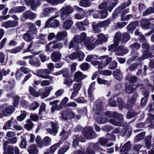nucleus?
<instances>
[{
	"mask_svg": "<svg viewBox=\"0 0 154 154\" xmlns=\"http://www.w3.org/2000/svg\"><path fill=\"white\" fill-rule=\"evenodd\" d=\"M67 35L66 31L59 32L57 34L56 38L59 41H61L66 37Z\"/></svg>",
	"mask_w": 154,
	"mask_h": 154,
	"instance_id": "nucleus-25",
	"label": "nucleus"
},
{
	"mask_svg": "<svg viewBox=\"0 0 154 154\" xmlns=\"http://www.w3.org/2000/svg\"><path fill=\"white\" fill-rule=\"evenodd\" d=\"M66 78L64 80V84L67 86H70L73 82L72 79L71 78Z\"/></svg>",
	"mask_w": 154,
	"mask_h": 154,
	"instance_id": "nucleus-40",
	"label": "nucleus"
},
{
	"mask_svg": "<svg viewBox=\"0 0 154 154\" xmlns=\"http://www.w3.org/2000/svg\"><path fill=\"white\" fill-rule=\"evenodd\" d=\"M137 115V114L134 112L128 111L126 114V117L127 118L131 119L132 117L135 116Z\"/></svg>",
	"mask_w": 154,
	"mask_h": 154,
	"instance_id": "nucleus-52",
	"label": "nucleus"
},
{
	"mask_svg": "<svg viewBox=\"0 0 154 154\" xmlns=\"http://www.w3.org/2000/svg\"><path fill=\"white\" fill-rule=\"evenodd\" d=\"M16 13H21L24 11L26 9V7L24 6H18L15 8Z\"/></svg>",
	"mask_w": 154,
	"mask_h": 154,
	"instance_id": "nucleus-53",
	"label": "nucleus"
},
{
	"mask_svg": "<svg viewBox=\"0 0 154 154\" xmlns=\"http://www.w3.org/2000/svg\"><path fill=\"white\" fill-rule=\"evenodd\" d=\"M153 13L154 8L152 7H149L143 12V16H146Z\"/></svg>",
	"mask_w": 154,
	"mask_h": 154,
	"instance_id": "nucleus-31",
	"label": "nucleus"
},
{
	"mask_svg": "<svg viewBox=\"0 0 154 154\" xmlns=\"http://www.w3.org/2000/svg\"><path fill=\"white\" fill-rule=\"evenodd\" d=\"M86 37V33L85 32H82L80 35H75L73 39L75 42L80 44L84 42Z\"/></svg>",
	"mask_w": 154,
	"mask_h": 154,
	"instance_id": "nucleus-7",
	"label": "nucleus"
},
{
	"mask_svg": "<svg viewBox=\"0 0 154 154\" xmlns=\"http://www.w3.org/2000/svg\"><path fill=\"white\" fill-rule=\"evenodd\" d=\"M80 67L83 71L87 70L89 68L88 64L87 63H84L80 65Z\"/></svg>",
	"mask_w": 154,
	"mask_h": 154,
	"instance_id": "nucleus-61",
	"label": "nucleus"
},
{
	"mask_svg": "<svg viewBox=\"0 0 154 154\" xmlns=\"http://www.w3.org/2000/svg\"><path fill=\"white\" fill-rule=\"evenodd\" d=\"M108 141L107 139L101 137L99 139L98 142L102 145H105Z\"/></svg>",
	"mask_w": 154,
	"mask_h": 154,
	"instance_id": "nucleus-56",
	"label": "nucleus"
},
{
	"mask_svg": "<svg viewBox=\"0 0 154 154\" xmlns=\"http://www.w3.org/2000/svg\"><path fill=\"white\" fill-rule=\"evenodd\" d=\"M28 151L29 154H38V150L37 149L35 144H31L29 147Z\"/></svg>",
	"mask_w": 154,
	"mask_h": 154,
	"instance_id": "nucleus-15",
	"label": "nucleus"
},
{
	"mask_svg": "<svg viewBox=\"0 0 154 154\" xmlns=\"http://www.w3.org/2000/svg\"><path fill=\"white\" fill-rule=\"evenodd\" d=\"M73 21L70 20H66L64 23L63 28L65 29H69L70 28L73 23Z\"/></svg>",
	"mask_w": 154,
	"mask_h": 154,
	"instance_id": "nucleus-28",
	"label": "nucleus"
},
{
	"mask_svg": "<svg viewBox=\"0 0 154 154\" xmlns=\"http://www.w3.org/2000/svg\"><path fill=\"white\" fill-rule=\"evenodd\" d=\"M13 118H12L10 120L8 121L6 124L3 126V129L6 130L7 129H10L11 126V124L12 122H14V124L17 123V121L16 120H14L13 121Z\"/></svg>",
	"mask_w": 154,
	"mask_h": 154,
	"instance_id": "nucleus-24",
	"label": "nucleus"
},
{
	"mask_svg": "<svg viewBox=\"0 0 154 154\" xmlns=\"http://www.w3.org/2000/svg\"><path fill=\"white\" fill-rule=\"evenodd\" d=\"M63 76L66 78H71L72 77L73 74L70 72L69 68H65L63 69Z\"/></svg>",
	"mask_w": 154,
	"mask_h": 154,
	"instance_id": "nucleus-20",
	"label": "nucleus"
},
{
	"mask_svg": "<svg viewBox=\"0 0 154 154\" xmlns=\"http://www.w3.org/2000/svg\"><path fill=\"white\" fill-rule=\"evenodd\" d=\"M81 88V83L75 84L73 85V89L74 91L79 93Z\"/></svg>",
	"mask_w": 154,
	"mask_h": 154,
	"instance_id": "nucleus-60",
	"label": "nucleus"
},
{
	"mask_svg": "<svg viewBox=\"0 0 154 154\" xmlns=\"http://www.w3.org/2000/svg\"><path fill=\"white\" fill-rule=\"evenodd\" d=\"M100 74L104 75L110 76L112 74V71L109 70H105L100 72Z\"/></svg>",
	"mask_w": 154,
	"mask_h": 154,
	"instance_id": "nucleus-59",
	"label": "nucleus"
},
{
	"mask_svg": "<svg viewBox=\"0 0 154 154\" xmlns=\"http://www.w3.org/2000/svg\"><path fill=\"white\" fill-rule=\"evenodd\" d=\"M36 17L35 13H33L30 11H26L23 14V17L26 19L32 20Z\"/></svg>",
	"mask_w": 154,
	"mask_h": 154,
	"instance_id": "nucleus-11",
	"label": "nucleus"
},
{
	"mask_svg": "<svg viewBox=\"0 0 154 154\" xmlns=\"http://www.w3.org/2000/svg\"><path fill=\"white\" fill-rule=\"evenodd\" d=\"M26 115V112H25V113H21L19 116H17V119L19 121H21L25 118Z\"/></svg>",
	"mask_w": 154,
	"mask_h": 154,
	"instance_id": "nucleus-64",
	"label": "nucleus"
},
{
	"mask_svg": "<svg viewBox=\"0 0 154 154\" xmlns=\"http://www.w3.org/2000/svg\"><path fill=\"white\" fill-rule=\"evenodd\" d=\"M128 129V128L127 127H125L122 128L120 131H119V135L122 137L124 136L126 134V132Z\"/></svg>",
	"mask_w": 154,
	"mask_h": 154,
	"instance_id": "nucleus-63",
	"label": "nucleus"
},
{
	"mask_svg": "<svg viewBox=\"0 0 154 154\" xmlns=\"http://www.w3.org/2000/svg\"><path fill=\"white\" fill-rule=\"evenodd\" d=\"M60 117L65 120L75 118V114L74 112L69 109H66L62 110L60 112Z\"/></svg>",
	"mask_w": 154,
	"mask_h": 154,
	"instance_id": "nucleus-2",
	"label": "nucleus"
},
{
	"mask_svg": "<svg viewBox=\"0 0 154 154\" xmlns=\"http://www.w3.org/2000/svg\"><path fill=\"white\" fill-rule=\"evenodd\" d=\"M35 142L38 144V146L41 148L42 147V140L41 137L39 135H37L35 139Z\"/></svg>",
	"mask_w": 154,
	"mask_h": 154,
	"instance_id": "nucleus-41",
	"label": "nucleus"
},
{
	"mask_svg": "<svg viewBox=\"0 0 154 154\" xmlns=\"http://www.w3.org/2000/svg\"><path fill=\"white\" fill-rule=\"evenodd\" d=\"M61 57L62 54L59 51H54L51 54V59L54 62H59L61 61Z\"/></svg>",
	"mask_w": 154,
	"mask_h": 154,
	"instance_id": "nucleus-8",
	"label": "nucleus"
},
{
	"mask_svg": "<svg viewBox=\"0 0 154 154\" xmlns=\"http://www.w3.org/2000/svg\"><path fill=\"white\" fill-rule=\"evenodd\" d=\"M118 106L120 109H122L123 108L124 102L123 99L122 98H119L117 100Z\"/></svg>",
	"mask_w": 154,
	"mask_h": 154,
	"instance_id": "nucleus-46",
	"label": "nucleus"
},
{
	"mask_svg": "<svg viewBox=\"0 0 154 154\" xmlns=\"http://www.w3.org/2000/svg\"><path fill=\"white\" fill-rule=\"evenodd\" d=\"M138 25L137 21H133L131 22L127 26L128 32L131 34L133 33L136 27Z\"/></svg>",
	"mask_w": 154,
	"mask_h": 154,
	"instance_id": "nucleus-9",
	"label": "nucleus"
},
{
	"mask_svg": "<svg viewBox=\"0 0 154 154\" xmlns=\"http://www.w3.org/2000/svg\"><path fill=\"white\" fill-rule=\"evenodd\" d=\"M25 43L22 42L20 46H17L11 50H9L8 52L13 54H16L20 52L24 47Z\"/></svg>",
	"mask_w": 154,
	"mask_h": 154,
	"instance_id": "nucleus-14",
	"label": "nucleus"
},
{
	"mask_svg": "<svg viewBox=\"0 0 154 154\" xmlns=\"http://www.w3.org/2000/svg\"><path fill=\"white\" fill-rule=\"evenodd\" d=\"M135 86L134 85H130L126 88V92L129 94H130L133 93L134 91L136 88L137 87L135 88L134 86Z\"/></svg>",
	"mask_w": 154,
	"mask_h": 154,
	"instance_id": "nucleus-34",
	"label": "nucleus"
},
{
	"mask_svg": "<svg viewBox=\"0 0 154 154\" xmlns=\"http://www.w3.org/2000/svg\"><path fill=\"white\" fill-rule=\"evenodd\" d=\"M92 26L94 30L96 33H99L101 32V29L98 26H97L95 22H93Z\"/></svg>",
	"mask_w": 154,
	"mask_h": 154,
	"instance_id": "nucleus-50",
	"label": "nucleus"
},
{
	"mask_svg": "<svg viewBox=\"0 0 154 154\" xmlns=\"http://www.w3.org/2000/svg\"><path fill=\"white\" fill-rule=\"evenodd\" d=\"M120 32H116L114 38V43L116 45H119V42L121 41V38Z\"/></svg>",
	"mask_w": 154,
	"mask_h": 154,
	"instance_id": "nucleus-30",
	"label": "nucleus"
},
{
	"mask_svg": "<svg viewBox=\"0 0 154 154\" xmlns=\"http://www.w3.org/2000/svg\"><path fill=\"white\" fill-rule=\"evenodd\" d=\"M73 11V8L69 5L63 6L60 11L61 19L63 20H66Z\"/></svg>",
	"mask_w": 154,
	"mask_h": 154,
	"instance_id": "nucleus-1",
	"label": "nucleus"
},
{
	"mask_svg": "<svg viewBox=\"0 0 154 154\" xmlns=\"http://www.w3.org/2000/svg\"><path fill=\"white\" fill-rule=\"evenodd\" d=\"M15 108L13 105H11L6 107L2 110V112L5 116L11 114L14 112Z\"/></svg>",
	"mask_w": 154,
	"mask_h": 154,
	"instance_id": "nucleus-12",
	"label": "nucleus"
},
{
	"mask_svg": "<svg viewBox=\"0 0 154 154\" xmlns=\"http://www.w3.org/2000/svg\"><path fill=\"white\" fill-rule=\"evenodd\" d=\"M7 141H5L3 143V154H14L15 146L13 145H8Z\"/></svg>",
	"mask_w": 154,
	"mask_h": 154,
	"instance_id": "nucleus-6",
	"label": "nucleus"
},
{
	"mask_svg": "<svg viewBox=\"0 0 154 154\" xmlns=\"http://www.w3.org/2000/svg\"><path fill=\"white\" fill-rule=\"evenodd\" d=\"M29 63L30 65L35 67H38L41 65L39 59L37 57H35L34 56L31 59H29Z\"/></svg>",
	"mask_w": 154,
	"mask_h": 154,
	"instance_id": "nucleus-10",
	"label": "nucleus"
},
{
	"mask_svg": "<svg viewBox=\"0 0 154 154\" xmlns=\"http://www.w3.org/2000/svg\"><path fill=\"white\" fill-rule=\"evenodd\" d=\"M65 0H46L48 2L51 4H60L63 3Z\"/></svg>",
	"mask_w": 154,
	"mask_h": 154,
	"instance_id": "nucleus-42",
	"label": "nucleus"
},
{
	"mask_svg": "<svg viewBox=\"0 0 154 154\" xmlns=\"http://www.w3.org/2000/svg\"><path fill=\"white\" fill-rule=\"evenodd\" d=\"M126 79L131 83H135L137 81V77L135 75H132L131 74H128L126 76Z\"/></svg>",
	"mask_w": 154,
	"mask_h": 154,
	"instance_id": "nucleus-26",
	"label": "nucleus"
},
{
	"mask_svg": "<svg viewBox=\"0 0 154 154\" xmlns=\"http://www.w3.org/2000/svg\"><path fill=\"white\" fill-rule=\"evenodd\" d=\"M29 29L30 31L28 30V32H31L33 34H36L37 33V29L35 25H32L29 26Z\"/></svg>",
	"mask_w": 154,
	"mask_h": 154,
	"instance_id": "nucleus-38",
	"label": "nucleus"
},
{
	"mask_svg": "<svg viewBox=\"0 0 154 154\" xmlns=\"http://www.w3.org/2000/svg\"><path fill=\"white\" fill-rule=\"evenodd\" d=\"M18 25V23L17 21H11L10 20L7 21L4 24H2V25L6 29L9 27L16 26Z\"/></svg>",
	"mask_w": 154,
	"mask_h": 154,
	"instance_id": "nucleus-13",
	"label": "nucleus"
},
{
	"mask_svg": "<svg viewBox=\"0 0 154 154\" xmlns=\"http://www.w3.org/2000/svg\"><path fill=\"white\" fill-rule=\"evenodd\" d=\"M29 91L30 93L32 96H35V97H38V95L37 92L32 87L30 86L29 87Z\"/></svg>",
	"mask_w": 154,
	"mask_h": 154,
	"instance_id": "nucleus-36",
	"label": "nucleus"
},
{
	"mask_svg": "<svg viewBox=\"0 0 154 154\" xmlns=\"http://www.w3.org/2000/svg\"><path fill=\"white\" fill-rule=\"evenodd\" d=\"M120 73V70L118 69H116L113 72V75L116 79L119 80L121 79V78L119 75Z\"/></svg>",
	"mask_w": 154,
	"mask_h": 154,
	"instance_id": "nucleus-43",
	"label": "nucleus"
},
{
	"mask_svg": "<svg viewBox=\"0 0 154 154\" xmlns=\"http://www.w3.org/2000/svg\"><path fill=\"white\" fill-rule=\"evenodd\" d=\"M153 55L150 50H146L143 52L142 56V58L143 59H146L148 57H152Z\"/></svg>",
	"mask_w": 154,
	"mask_h": 154,
	"instance_id": "nucleus-21",
	"label": "nucleus"
},
{
	"mask_svg": "<svg viewBox=\"0 0 154 154\" xmlns=\"http://www.w3.org/2000/svg\"><path fill=\"white\" fill-rule=\"evenodd\" d=\"M20 99V97L19 96L16 95L15 97L13 98V104L14 106L16 107L18 105L19 100Z\"/></svg>",
	"mask_w": 154,
	"mask_h": 154,
	"instance_id": "nucleus-55",
	"label": "nucleus"
},
{
	"mask_svg": "<svg viewBox=\"0 0 154 154\" xmlns=\"http://www.w3.org/2000/svg\"><path fill=\"white\" fill-rule=\"evenodd\" d=\"M129 33H130L128 32L127 31V32L123 33L122 35L121 34V42H125L131 39V36Z\"/></svg>",
	"mask_w": 154,
	"mask_h": 154,
	"instance_id": "nucleus-17",
	"label": "nucleus"
},
{
	"mask_svg": "<svg viewBox=\"0 0 154 154\" xmlns=\"http://www.w3.org/2000/svg\"><path fill=\"white\" fill-rule=\"evenodd\" d=\"M150 24L149 21L148 19H142L141 20L140 25L143 28L148 29Z\"/></svg>",
	"mask_w": 154,
	"mask_h": 154,
	"instance_id": "nucleus-18",
	"label": "nucleus"
},
{
	"mask_svg": "<svg viewBox=\"0 0 154 154\" xmlns=\"http://www.w3.org/2000/svg\"><path fill=\"white\" fill-rule=\"evenodd\" d=\"M140 47L141 46L140 44L136 42H134L130 46V47L131 49H134L136 51L140 48Z\"/></svg>",
	"mask_w": 154,
	"mask_h": 154,
	"instance_id": "nucleus-45",
	"label": "nucleus"
},
{
	"mask_svg": "<svg viewBox=\"0 0 154 154\" xmlns=\"http://www.w3.org/2000/svg\"><path fill=\"white\" fill-rule=\"evenodd\" d=\"M17 141V138L16 137H14L11 138H8V140L5 141H7L8 145L9 144H14L16 143Z\"/></svg>",
	"mask_w": 154,
	"mask_h": 154,
	"instance_id": "nucleus-51",
	"label": "nucleus"
},
{
	"mask_svg": "<svg viewBox=\"0 0 154 154\" xmlns=\"http://www.w3.org/2000/svg\"><path fill=\"white\" fill-rule=\"evenodd\" d=\"M82 133L87 139H93L97 136L95 132L91 127H86L82 131Z\"/></svg>",
	"mask_w": 154,
	"mask_h": 154,
	"instance_id": "nucleus-3",
	"label": "nucleus"
},
{
	"mask_svg": "<svg viewBox=\"0 0 154 154\" xmlns=\"http://www.w3.org/2000/svg\"><path fill=\"white\" fill-rule=\"evenodd\" d=\"M100 18L104 19L106 18L108 15V13L107 9H104L100 11Z\"/></svg>",
	"mask_w": 154,
	"mask_h": 154,
	"instance_id": "nucleus-37",
	"label": "nucleus"
},
{
	"mask_svg": "<svg viewBox=\"0 0 154 154\" xmlns=\"http://www.w3.org/2000/svg\"><path fill=\"white\" fill-rule=\"evenodd\" d=\"M23 38L25 41L27 42H30L33 39L31 35L27 32H26L24 34Z\"/></svg>",
	"mask_w": 154,
	"mask_h": 154,
	"instance_id": "nucleus-33",
	"label": "nucleus"
},
{
	"mask_svg": "<svg viewBox=\"0 0 154 154\" xmlns=\"http://www.w3.org/2000/svg\"><path fill=\"white\" fill-rule=\"evenodd\" d=\"M120 7H119L116 8L113 11L112 16L111 19L113 20H115L120 14L122 10L121 9Z\"/></svg>",
	"mask_w": 154,
	"mask_h": 154,
	"instance_id": "nucleus-22",
	"label": "nucleus"
},
{
	"mask_svg": "<svg viewBox=\"0 0 154 154\" xmlns=\"http://www.w3.org/2000/svg\"><path fill=\"white\" fill-rule=\"evenodd\" d=\"M116 45L115 44H112L109 45L108 46V51L111 52H116Z\"/></svg>",
	"mask_w": 154,
	"mask_h": 154,
	"instance_id": "nucleus-57",
	"label": "nucleus"
},
{
	"mask_svg": "<svg viewBox=\"0 0 154 154\" xmlns=\"http://www.w3.org/2000/svg\"><path fill=\"white\" fill-rule=\"evenodd\" d=\"M151 136H148L145 140V145L148 149L150 148L151 146Z\"/></svg>",
	"mask_w": 154,
	"mask_h": 154,
	"instance_id": "nucleus-32",
	"label": "nucleus"
},
{
	"mask_svg": "<svg viewBox=\"0 0 154 154\" xmlns=\"http://www.w3.org/2000/svg\"><path fill=\"white\" fill-rule=\"evenodd\" d=\"M131 147V142L130 141H128L123 145L120 150V152H124L125 150L127 151H129Z\"/></svg>",
	"mask_w": 154,
	"mask_h": 154,
	"instance_id": "nucleus-23",
	"label": "nucleus"
},
{
	"mask_svg": "<svg viewBox=\"0 0 154 154\" xmlns=\"http://www.w3.org/2000/svg\"><path fill=\"white\" fill-rule=\"evenodd\" d=\"M78 134L75 135L73 136L74 140L72 142V145L74 147H75L78 146L79 141V138H78Z\"/></svg>",
	"mask_w": 154,
	"mask_h": 154,
	"instance_id": "nucleus-39",
	"label": "nucleus"
},
{
	"mask_svg": "<svg viewBox=\"0 0 154 154\" xmlns=\"http://www.w3.org/2000/svg\"><path fill=\"white\" fill-rule=\"evenodd\" d=\"M60 23L59 21L57 19L53 20L52 22L50 23V26L51 27L54 28L59 26Z\"/></svg>",
	"mask_w": 154,
	"mask_h": 154,
	"instance_id": "nucleus-44",
	"label": "nucleus"
},
{
	"mask_svg": "<svg viewBox=\"0 0 154 154\" xmlns=\"http://www.w3.org/2000/svg\"><path fill=\"white\" fill-rule=\"evenodd\" d=\"M97 123L99 124H105L108 121V119L106 118H100L97 120Z\"/></svg>",
	"mask_w": 154,
	"mask_h": 154,
	"instance_id": "nucleus-48",
	"label": "nucleus"
},
{
	"mask_svg": "<svg viewBox=\"0 0 154 154\" xmlns=\"http://www.w3.org/2000/svg\"><path fill=\"white\" fill-rule=\"evenodd\" d=\"M82 72L80 71H77L74 74V81L77 82H79L83 80L85 77H82Z\"/></svg>",
	"mask_w": 154,
	"mask_h": 154,
	"instance_id": "nucleus-16",
	"label": "nucleus"
},
{
	"mask_svg": "<svg viewBox=\"0 0 154 154\" xmlns=\"http://www.w3.org/2000/svg\"><path fill=\"white\" fill-rule=\"evenodd\" d=\"M51 139L48 136L45 137L42 142V147L48 146L51 144Z\"/></svg>",
	"mask_w": 154,
	"mask_h": 154,
	"instance_id": "nucleus-29",
	"label": "nucleus"
},
{
	"mask_svg": "<svg viewBox=\"0 0 154 154\" xmlns=\"http://www.w3.org/2000/svg\"><path fill=\"white\" fill-rule=\"evenodd\" d=\"M109 122L113 125L116 126H121L122 122L120 121L116 120L113 119H111Z\"/></svg>",
	"mask_w": 154,
	"mask_h": 154,
	"instance_id": "nucleus-47",
	"label": "nucleus"
},
{
	"mask_svg": "<svg viewBox=\"0 0 154 154\" xmlns=\"http://www.w3.org/2000/svg\"><path fill=\"white\" fill-rule=\"evenodd\" d=\"M52 45V48L54 49H60L62 47V43L58 42V41L56 40H54L53 41L49 42L45 47V51L46 52H49L50 50V47L49 46Z\"/></svg>",
	"mask_w": 154,
	"mask_h": 154,
	"instance_id": "nucleus-4",
	"label": "nucleus"
},
{
	"mask_svg": "<svg viewBox=\"0 0 154 154\" xmlns=\"http://www.w3.org/2000/svg\"><path fill=\"white\" fill-rule=\"evenodd\" d=\"M139 65V64L137 63H134L130 66L129 69L131 71H133L137 68Z\"/></svg>",
	"mask_w": 154,
	"mask_h": 154,
	"instance_id": "nucleus-62",
	"label": "nucleus"
},
{
	"mask_svg": "<svg viewBox=\"0 0 154 154\" xmlns=\"http://www.w3.org/2000/svg\"><path fill=\"white\" fill-rule=\"evenodd\" d=\"M145 134V132H142L137 135L135 137L136 142H139L141 140L143 139Z\"/></svg>",
	"mask_w": 154,
	"mask_h": 154,
	"instance_id": "nucleus-35",
	"label": "nucleus"
},
{
	"mask_svg": "<svg viewBox=\"0 0 154 154\" xmlns=\"http://www.w3.org/2000/svg\"><path fill=\"white\" fill-rule=\"evenodd\" d=\"M52 128H48L46 129V130L49 134L54 136H55L58 132V130L59 128L58 123L55 121L54 122L51 121L50 122Z\"/></svg>",
	"mask_w": 154,
	"mask_h": 154,
	"instance_id": "nucleus-5",
	"label": "nucleus"
},
{
	"mask_svg": "<svg viewBox=\"0 0 154 154\" xmlns=\"http://www.w3.org/2000/svg\"><path fill=\"white\" fill-rule=\"evenodd\" d=\"M39 57L40 58L41 61L42 62H44L46 61L49 60V57H47L46 55H45L44 54H41L39 55Z\"/></svg>",
	"mask_w": 154,
	"mask_h": 154,
	"instance_id": "nucleus-49",
	"label": "nucleus"
},
{
	"mask_svg": "<svg viewBox=\"0 0 154 154\" xmlns=\"http://www.w3.org/2000/svg\"><path fill=\"white\" fill-rule=\"evenodd\" d=\"M117 66V63L116 61H113L109 64V69L113 70L116 68Z\"/></svg>",
	"mask_w": 154,
	"mask_h": 154,
	"instance_id": "nucleus-58",
	"label": "nucleus"
},
{
	"mask_svg": "<svg viewBox=\"0 0 154 154\" xmlns=\"http://www.w3.org/2000/svg\"><path fill=\"white\" fill-rule=\"evenodd\" d=\"M99 143L98 142H97L96 143H92L89 146L91 149L94 150V151H98L100 152V151L102 150L103 149L99 146Z\"/></svg>",
	"mask_w": 154,
	"mask_h": 154,
	"instance_id": "nucleus-27",
	"label": "nucleus"
},
{
	"mask_svg": "<svg viewBox=\"0 0 154 154\" xmlns=\"http://www.w3.org/2000/svg\"><path fill=\"white\" fill-rule=\"evenodd\" d=\"M61 143L60 142L55 143L51 146L49 149L50 154H54L55 150L60 146Z\"/></svg>",
	"mask_w": 154,
	"mask_h": 154,
	"instance_id": "nucleus-19",
	"label": "nucleus"
},
{
	"mask_svg": "<svg viewBox=\"0 0 154 154\" xmlns=\"http://www.w3.org/2000/svg\"><path fill=\"white\" fill-rule=\"evenodd\" d=\"M39 106V103L37 101L33 102L30 106V108L33 110H35Z\"/></svg>",
	"mask_w": 154,
	"mask_h": 154,
	"instance_id": "nucleus-54",
	"label": "nucleus"
}]
</instances>
